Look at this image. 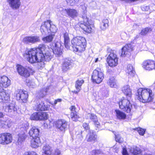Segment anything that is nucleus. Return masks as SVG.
Wrapping results in <instances>:
<instances>
[{
  "label": "nucleus",
  "instance_id": "obj_1",
  "mask_svg": "<svg viewBox=\"0 0 155 155\" xmlns=\"http://www.w3.org/2000/svg\"><path fill=\"white\" fill-rule=\"evenodd\" d=\"M136 95L138 97L140 101L148 103L153 101L154 94L152 90L150 89L140 88L137 90Z\"/></svg>",
  "mask_w": 155,
  "mask_h": 155
},
{
  "label": "nucleus",
  "instance_id": "obj_2",
  "mask_svg": "<svg viewBox=\"0 0 155 155\" xmlns=\"http://www.w3.org/2000/svg\"><path fill=\"white\" fill-rule=\"evenodd\" d=\"M23 57L31 63L41 62L43 54L38 53L35 48L26 51L23 54Z\"/></svg>",
  "mask_w": 155,
  "mask_h": 155
},
{
  "label": "nucleus",
  "instance_id": "obj_3",
  "mask_svg": "<svg viewBox=\"0 0 155 155\" xmlns=\"http://www.w3.org/2000/svg\"><path fill=\"white\" fill-rule=\"evenodd\" d=\"M72 47L74 51L82 52L85 50L86 41L83 37L77 36L71 40Z\"/></svg>",
  "mask_w": 155,
  "mask_h": 155
},
{
  "label": "nucleus",
  "instance_id": "obj_4",
  "mask_svg": "<svg viewBox=\"0 0 155 155\" xmlns=\"http://www.w3.org/2000/svg\"><path fill=\"white\" fill-rule=\"evenodd\" d=\"M81 8L84 13V15L82 16L83 21L80 22L79 24L80 27L85 32L90 33L92 29L91 27V21L89 20L86 16L85 13L86 12V7L85 5L81 6Z\"/></svg>",
  "mask_w": 155,
  "mask_h": 155
},
{
  "label": "nucleus",
  "instance_id": "obj_5",
  "mask_svg": "<svg viewBox=\"0 0 155 155\" xmlns=\"http://www.w3.org/2000/svg\"><path fill=\"white\" fill-rule=\"evenodd\" d=\"M108 55L107 58V61L108 65L111 67L116 66L118 64V58L116 54V51L110 49L108 50Z\"/></svg>",
  "mask_w": 155,
  "mask_h": 155
},
{
  "label": "nucleus",
  "instance_id": "obj_6",
  "mask_svg": "<svg viewBox=\"0 0 155 155\" xmlns=\"http://www.w3.org/2000/svg\"><path fill=\"white\" fill-rule=\"evenodd\" d=\"M91 78L94 83L97 84L101 83L104 78L102 70L100 68H97L93 71Z\"/></svg>",
  "mask_w": 155,
  "mask_h": 155
},
{
  "label": "nucleus",
  "instance_id": "obj_7",
  "mask_svg": "<svg viewBox=\"0 0 155 155\" xmlns=\"http://www.w3.org/2000/svg\"><path fill=\"white\" fill-rule=\"evenodd\" d=\"M17 70L20 75L25 78L29 76L30 73L34 72L31 68L26 66L25 67L21 65H18L17 66Z\"/></svg>",
  "mask_w": 155,
  "mask_h": 155
},
{
  "label": "nucleus",
  "instance_id": "obj_8",
  "mask_svg": "<svg viewBox=\"0 0 155 155\" xmlns=\"http://www.w3.org/2000/svg\"><path fill=\"white\" fill-rule=\"evenodd\" d=\"M130 99L128 97L127 99L123 98L119 103L120 108L127 113H130L132 108V106L130 101Z\"/></svg>",
  "mask_w": 155,
  "mask_h": 155
},
{
  "label": "nucleus",
  "instance_id": "obj_9",
  "mask_svg": "<svg viewBox=\"0 0 155 155\" xmlns=\"http://www.w3.org/2000/svg\"><path fill=\"white\" fill-rule=\"evenodd\" d=\"M16 98L18 100H21L23 103H26L28 101V97L27 91L21 90H18L15 92Z\"/></svg>",
  "mask_w": 155,
  "mask_h": 155
},
{
  "label": "nucleus",
  "instance_id": "obj_10",
  "mask_svg": "<svg viewBox=\"0 0 155 155\" xmlns=\"http://www.w3.org/2000/svg\"><path fill=\"white\" fill-rule=\"evenodd\" d=\"M52 54L51 51L49 50L47 51L44 54H43V56H42L41 61V62L38 63V65L41 68H43L45 64V61H49L52 58Z\"/></svg>",
  "mask_w": 155,
  "mask_h": 155
},
{
  "label": "nucleus",
  "instance_id": "obj_11",
  "mask_svg": "<svg viewBox=\"0 0 155 155\" xmlns=\"http://www.w3.org/2000/svg\"><path fill=\"white\" fill-rule=\"evenodd\" d=\"M44 151L43 155H61V151L58 149H55L51 153L52 149L48 146H45L43 147Z\"/></svg>",
  "mask_w": 155,
  "mask_h": 155
},
{
  "label": "nucleus",
  "instance_id": "obj_12",
  "mask_svg": "<svg viewBox=\"0 0 155 155\" xmlns=\"http://www.w3.org/2000/svg\"><path fill=\"white\" fill-rule=\"evenodd\" d=\"M54 49L53 50L52 48H49L52 53L55 54L56 56H60L62 54V47L60 42L57 41L54 44Z\"/></svg>",
  "mask_w": 155,
  "mask_h": 155
},
{
  "label": "nucleus",
  "instance_id": "obj_13",
  "mask_svg": "<svg viewBox=\"0 0 155 155\" xmlns=\"http://www.w3.org/2000/svg\"><path fill=\"white\" fill-rule=\"evenodd\" d=\"M68 122L64 120H60L56 122L55 126L60 130L64 132L67 129Z\"/></svg>",
  "mask_w": 155,
  "mask_h": 155
},
{
  "label": "nucleus",
  "instance_id": "obj_14",
  "mask_svg": "<svg viewBox=\"0 0 155 155\" xmlns=\"http://www.w3.org/2000/svg\"><path fill=\"white\" fill-rule=\"evenodd\" d=\"M23 41L26 44H35L40 41V39L39 36H30L25 37L23 38Z\"/></svg>",
  "mask_w": 155,
  "mask_h": 155
},
{
  "label": "nucleus",
  "instance_id": "obj_15",
  "mask_svg": "<svg viewBox=\"0 0 155 155\" xmlns=\"http://www.w3.org/2000/svg\"><path fill=\"white\" fill-rule=\"evenodd\" d=\"M133 50V47L131 44H127L122 49L121 56L122 57H125L127 55L129 54L130 52Z\"/></svg>",
  "mask_w": 155,
  "mask_h": 155
},
{
  "label": "nucleus",
  "instance_id": "obj_16",
  "mask_svg": "<svg viewBox=\"0 0 155 155\" xmlns=\"http://www.w3.org/2000/svg\"><path fill=\"white\" fill-rule=\"evenodd\" d=\"M10 99L9 92L4 90L2 88H0V101L2 102L4 100L8 101Z\"/></svg>",
  "mask_w": 155,
  "mask_h": 155
},
{
  "label": "nucleus",
  "instance_id": "obj_17",
  "mask_svg": "<svg viewBox=\"0 0 155 155\" xmlns=\"http://www.w3.org/2000/svg\"><path fill=\"white\" fill-rule=\"evenodd\" d=\"M143 67L146 70H150L155 68V62L151 60H147L143 63Z\"/></svg>",
  "mask_w": 155,
  "mask_h": 155
},
{
  "label": "nucleus",
  "instance_id": "obj_18",
  "mask_svg": "<svg viewBox=\"0 0 155 155\" xmlns=\"http://www.w3.org/2000/svg\"><path fill=\"white\" fill-rule=\"evenodd\" d=\"M97 135L92 130H90L85 139L88 142H94L97 140Z\"/></svg>",
  "mask_w": 155,
  "mask_h": 155
},
{
  "label": "nucleus",
  "instance_id": "obj_19",
  "mask_svg": "<svg viewBox=\"0 0 155 155\" xmlns=\"http://www.w3.org/2000/svg\"><path fill=\"white\" fill-rule=\"evenodd\" d=\"M11 84V81L6 76H3L0 77V86L7 87Z\"/></svg>",
  "mask_w": 155,
  "mask_h": 155
},
{
  "label": "nucleus",
  "instance_id": "obj_20",
  "mask_svg": "<svg viewBox=\"0 0 155 155\" xmlns=\"http://www.w3.org/2000/svg\"><path fill=\"white\" fill-rule=\"evenodd\" d=\"M51 27V23L49 21L43 23L41 27V31L42 34L49 33V28Z\"/></svg>",
  "mask_w": 155,
  "mask_h": 155
},
{
  "label": "nucleus",
  "instance_id": "obj_21",
  "mask_svg": "<svg viewBox=\"0 0 155 155\" xmlns=\"http://www.w3.org/2000/svg\"><path fill=\"white\" fill-rule=\"evenodd\" d=\"M49 107L45 105L44 103L41 101H39L34 107V109L37 111L46 110H48Z\"/></svg>",
  "mask_w": 155,
  "mask_h": 155
},
{
  "label": "nucleus",
  "instance_id": "obj_22",
  "mask_svg": "<svg viewBox=\"0 0 155 155\" xmlns=\"http://www.w3.org/2000/svg\"><path fill=\"white\" fill-rule=\"evenodd\" d=\"M5 112L12 113V114H15L17 110V107L14 103H10L5 107Z\"/></svg>",
  "mask_w": 155,
  "mask_h": 155
},
{
  "label": "nucleus",
  "instance_id": "obj_23",
  "mask_svg": "<svg viewBox=\"0 0 155 155\" xmlns=\"http://www.w3.org/2000/svg\"><path fill=\"white\" fill-rule=\"evenodd\" d=\"M11 7L13 9H17L19 7L21 2L20 0H8Z\"/></svg>",
  "mask_w": 155,
  "mask_h": 155
},
{
  "label": "nucleus",
  "instance_id": "obj_24",
  "mask_svg": "<svg viewBox=\"0 0 155 155\" xmlns=\"http://www.w3.org/2000/svg\"><path fill=\"white\" fill-rule=\"evenodd\" d=\"M87 117H89L93 121L95 126L97 128L100 127V124L97 118V116L94 114H88L87 115Z\"/></svg>",
  "mask_w": 155,
  "mask_h": 155
},
{
  "label": "nucleus",
  "instance_id": "obj_25",
  "mask_svg": "<svg viewBox=\"0 0 155 155\" xmlns=\"http://www.w3.org/2000/svg\"><path fill=\"white\" fill-rule=\"evenodd\" d=\"M71 65V61L67 59L64 60L62 63V70L64 71H66L70 68Z\"/></svg>",
  "mask_w": 155,
  "mask_h": 155
},
{
  "label": "nucleus",
  "instance_id": "obj_26",
  "mask_svg": "<svg viewBox=\"0 0 155 155\" xmlns=\"http://www.w3.org/2000/svg\"><path fill=\"white\" fill-rule=\"evenodd\" d=\"M84 82V80L81 79H78L76 81L75 86L77 91H74V92L75 93L77 94L80 91L81 86Z\"/></svg>",
  "mask_w": 155,
  "mask_h": 155
},
{
  "label": "nucleus",
  "instance_id": "obj_27",
  "mask_svg": "<svg viewBox=\"0 0 155 155\" xmlns=\"http://www.w3.org/2000/svg\"><path fill=\"white\" fill-rule=\"evenodd\" d=\"M122 91L127 97L131 98V91L129 85H126L123 86L122 88Z\"/></svg>",
  "mask_w": 155,
  "mask_h": 155
},
{
  "label": "nucleus",
  "instance_id": "obj_28",
  "mask_svg": "<svg viewBox=\"0 0 155 155\" xmlns=\"http://www.w3.org/2000/svg\"><path fill=\"white\" fill-rule=\"evenodd\" d=\"M49 48L45 45L41 44L38 45V48L35 49L37 50V51H38V53L43 54H44L43 52H45L46 51H47V49L49 50Z\"/></svg>",
  "mask_w": 155,
  "mask_h": 155
},
{
  "label": "nucleus",
  "instance_id": "obj_29",
  "mask_svg": "<svg viewBox=\"0 0 155 155\" xmlns=\"http://www.w3.org/2000/svg\"><path fill=\"white\" fill-rule=\"evenodd\" d=\"M127 74L129 77H132L135 75V71L133 66L131 64H128L126 70Z\"/></svg>",
  "mask_w": 155,
  "mask_h": 155
},
{
  "label": "nucleus",
  "instance_id": "obj_30",
  "mask_svg": "<svg viewBox=\"0 0 155 155\" xmlns=\"http://www.w3.org/2000/svg\"><path fill=\"white\" fill-rule=\"evenodd\" d=\"M29 134L32 138H35L39 136V130L35 127H32L29 132Z\"/></svg>",
  "mask_w": 155,
  "mask_h": 155
},
{
  "label": "nucleus",
  "instance_id": "obj_31",
  "mask_svg": "<svg viewBox=\"0 0 155 155\" xmlns=\"http://www.w3.org/2000/svg\"><path fill=\"white\" fill-rule=\"evenodd\" d=\"M54 36L55 35L54 34H51L46 37L42 38V40L45 43H50L52 41Z\"/></svg>",
  "mask_w": 155,
  "mask_h": 155
},
{
  "label": "nucleus",
  "instance_id": "obj_32",
  "mask_svg": "<svg viewBox=\"0 0 155 155\" xmlns=\"http://www.w3.org/2000/svg\"><path fill=\"white\" fill-rule=\"evenodd\" d=\"M4 140L5 144H8L12 142V138L11 135L9 133L4 134Z\"/></svg>",
  "mask_w": 155,
  "mask_h": 155
},
{
  "label": "nucleus",
  "instance_id": "obj_33",
  "mask_svg": "<svg viewBox=\"0 0 155 155\" xmlns=\"http://www.w3.org/2000/svg\"><path fill=\"white\" fill-rule=\"evenodd\" d=\"M152 30V28L150 27H146L142 29L140 34L143 36H145L148 33H150Z\"/></svg>",
  "mask_w": 155,
  "mask_h": 155
},
{
  "label": "nucleus",
  "instance_id": "obj_34",
  "mask_svg": "<svg viewBox=\"0 0 155 155\" xmlns=\"http://www.w3.org/2000/svg\"><path fill=\"white\" fill-rule=\"evenodd\" d=\"M108 84L111 87L116 88L117 85L116 81L114 77H111L107 82Z\"/></svg>",
  "mask_w": 155,
  "mask_h": 155
},
{
  "label": "nucleus",
  "instance_id": "obj_35",
  "mask_svg": "<svg viewBox=\"0 0 155 155\" xmlns=\"http://www.w3.org/2000/svg\"><path fill=\"white\" fill-rule=\"evenodd\" d=\"M64 38L65 46L67 48H69V47L68 45V43L69 41V38L68 33L65 32L64 34Z\"/></svg>",
  "mask_w": 155,
  "mask_h": 155
},
{
  "label": "nucleus",
  "instance_id": "obj_36",
  "mask_svg": "<svg viewBox=\"0 0 155 155\" xmlns=\"http://www.w3.org/2000/svg\"><path fill=\"white\" fill-rule=\"evenodd\" d=\"M130 152L133 155H137L140 154L141 151L140 149L136 147L133 148L131 147L130 150Z\"/></svg>",
  "mask_w": 155,
  "mask_h": 155
},
{
  "label": "nucleus",
  "instance_id": "obj_37",
  "mask_svg": "<svg viewBox=\"0 0 155 155\" xmlns=\"http://www.w3.org/2000/svg\"><path fill=\"white\" fill-rule=\"evenodd\" d=\"M116 116L117 118L119 119H123L126 118L125 114L119 110H116Z\"/></svg>",
  "mask_w": 155,
  "mask_h": 155
},
{
  "label": "nucleus",
  "instance_id": "obj_38",
  "mask_svg": "<svg viewBox=\"0 0 155 155\" xmlns=\"http://www.w3.org/2000/svg\"><path fill=\"white\" fill-rule=\"evenodd\" d=\"M108 21L107 19L103 20L101 23L100 28L103 30H105L108 26Z\"/></svg>",
  "mask_w": 155,
  "mask_h": 155
},
{
  "label": "nucleus",
  "instance_id": "obj_39",
  "mask_svg": "<svg viewBox=\"0 0 155 155\" xmlns=\"http://www.w3.org/2000/svg\"><path fill=\"white\" fill-rule=\"evenodd\" d=\"M78 14V12L76 10L72 9H69L68 15L69 16L74 18L77 16Z\"/></svg>",
  "mask_w": 155,
  "mask_h": 155
},
{
  "label": "nucleus",
  "instance_id": "obj_40",
  "mask_svg": "<svg viewBox=\"0 0 155 155\" xmlns=\"http://www.w3.org/2000/svg\"><path fill=\"white\" fill-rule=\"evenodd\" d=\"M26 137V136L25 135V132L23 131V132H21V133H20L18 135V142L21 143L24 141Z\"/></svg>",
  "mask_w": 155,
  "mask_h": 155
},
{
  "label": "nucleus",
  "instance_id": "obj_41",
  "mask_svg": "<svg viewBox=\"0 0 155 155\" xmlns=\"http://www.w3.org/2000/svg\"><path fill=\"white\" fill-rule=\"evenodd\" d=\"M39 120H46L48 117V114L45 112H39Z\"/></svg>",
  "mask_w": 155,
  "mask_h": 155
},
{
  "label": "nucleus",
  "instance_id": "obj_42",
  "mask_svg": "<svg viewBox=\"0 0 155 155\" xmlns=\"http://www.w3.org/2000/svg\"><path fill=\"white\" fill-rule=\"evenodd\" d=\"M113 133L115 136L116 141L120 143H122L124 140L123 138L120 136V135L119 134H117L115 132L113 131Z\"/></svg>",
  "mask_w": 155,
  "mask_h": 155
},
{
  "label": "nucleus",
  "instance_id": "obj_43",
  "mask_svg": "<svg viewBox=\"0 0 155 155\" xmlns=\"http://www.w3.org/2000/svg\"><path fill=\"white\" fill-rule=\"evenodd\" d=\"M48 88H44L41 90L39 93V95L41 97H43L47 94Z\"/></svg>",
  "mask_w": 155,
  "mask_h": 155
},
{
  "label": "nucleus",
  "instance_id": "obj_44",
  "mask_svg": "<svg viewBox=\"0 0 155 155\" xmlns=\"http://www.w3.org/2000/svg\"><path fill=\"white\" fill-rule=\"evenodd\" d=\"M71 119L73 121H76L79 118V117L77 113H71Z\"/></svg>",
  "mask_w": 155,
  "mask_h": 155
},
{
  "label": "nucleus",
  "instance_id": "obj_45",
  "mask_svg": "<svg viewBox=\"0 0 155 155\" xmlns=\"http://www.w3.org/2000/svg\"><path fill=\"white\" fill-rule=\"evenodd\" d=\"M79 0H66L67 4L71 6L75 5L79 2Z\"/></svg>",
  "mask_w": 155,
  "mask_h": 155
},
{
  "label": "nucleus",
  "instance_id": "obj_46",
  "mask_svg": "<svg viewBox=\"0 0 155 155\" xmlns=\"http://www.w3.org/2000/svg\"><path fill=\"white\" fill-rule=\"evenodd\" d=\"M39 112L33 114L31 116V119L32 120H39Z\"/></svg>",
  "mask_w": 155,
  "mask_h": 155
},
{
  "label": "nucleus",
  "instance_id": "obj_47",
  "mask_svg": "<svg viewBox=\"0 0 155 155\" xmlns=\"http://www.w3.org/2000/svg\"><path fill=\"white\" fill-rule=\"evenodd\" d=\"M134 130L137 131L139 134L142 136L145 133V130L140 127L135 128L133 129Z\"/></svg>",
  "mask_w": 155,
  "mask_h": 155
},
{
  "label": "nucleus",
  "instance_id": "obj_48",
  "mask_svg": "<svg viewBox=\"0 0 155 155\" xmlns=\"http://www.w3.org/2000/svg\"><path fill=\"white\" fill-rule=\"evenodd\" d=\"M28 124L27 123H24L21 126L20 129L22 131L25 132L28 128Z\"/></svg>",
  "mask_w": 155,
  "mask_h": 155
},
{
  "label": "nucleus",
  "instance_id": "obj_49",
  "mask_svg": "<svg viewBox=\"0 0 155 155\" xmlns=\"http://www.w3.org/2000/svg\"><path fill=\"white\" fill-rule=\"evenodd\" d=\"M49 30H50L49 32H51L54 33L56 32L57 28L55 25L51 24V27H50Z\"/></svg>",
  "mask_w": 155,
  "mask_h": 155
},
{
  "label": "nucleus",
  "instance_id": "obj_50",
  "mask_svg": "<svg viewBox=\"0 0 155 155\" xmlns=\"http://www.w3.org/2000/svg\"><path fill=\"white\" fill-rule=\"evenodd\" d=\"M23 155H38L36 152L33 151H26L24 153Z\"/></svg>",
  "mask_w": 155,
  "mask_h": 155
},
{
  "label": "nucleus",
  "instance_id": "obj_51",
  "mask_svg": "<svg viewBox=\"0 0 155 155\" xmlns=\"http://www.w3.org/2000/svg\"><path fill=\"white\" fill-rule=\"evenodd\" d=\"M39 143H37L35 142L34 140H31V146L33 148H35L39 146Z\"/></svg>",
  "mask_w": 155,
  "mask_h": 155
},
{
  "label": "nucleus",
  "instance_id": "obj_52",
  "mask_svg": "<svg viewBox=\"0 0 155 155\" xmlns=\"http://www.w3.org/2000/svg\"><path fill=\"white\" fill-rule=\"evenodd\" d=\"M101 152L99 150H95L92 151L91 154L92 155H101Z\"/></svg>",
  "mask_w": 155,
  "mask_h": 155
},
{
  "label": "nucleus",
  "instance_id": "obj_53",
  "mask_svg": "<svg viewBox=\"0 0 155 155\" xmlns=\"http://www.w3.org/2000/svg\"><path fill=\"white\" fill-rule=\"evenodd\" d=\"M4 137V134H0V144H5Z\"/></svg>",
  "mask_w": 155,
  "mask_h": 155
},
{
  "label": "nucleus",
  "instance_id": "obj_54",
  "mask_svg": "<svg viewBox=\"0 0 155 155\" xmlns=\"http://www.w3.org/2000/svg\"><path fill=\"white\" fill-rule=\"evenodd\" d=\"M61 12V13L63 15H65L66 14L68 15L69 9H64L62 8H61L60 9Z\"/></svg>",
  "mask_w": 155,
  "mask_h": 155
},
{
  "label": "nucleus",
  "instance_id": "obj_55",
  "mask_svg": "<svg viewBox=\"0 0 155 155\" xmlns=\"http://www.w3.org/2000/svg\"><path fill=\"white\" fill-rule=\"evenodd\" d=\"M83 127L86 130H88L89 131V130H90V128L88 124L86 123H83Z\"/></svg>",
  "mask_w": 155,
  "mask_h": 155
},
{
  "label": "nucleus",
  "instance_id": "obj_56",
  "mask_svg": "<svg viewBox=\"0 0 155 155\" xmlns=\"http://www.w3.org/2000/svg\"><path fill=\"white\" fill-rule=\"evenodd\" d=\"M141 8L142 11H147L149 9L150 7L149 6L144 5L141 7Z\"/></svg>",
  "mask_w": 155,
  "mask_h": 155
},
{
  "label": "nucleus",
  "instance_id": "obj_57",
  "mask_svg": "<svg viewBox=\"0 0 155 155\" xmlns=\"http://www.w3.org/2000/svg\"><path fill=\"white\" fill-rule=\"evenodd\" d=\"M62 99H57L55 100L53 103H50L53 106H55L58 103V102H60L61 101Z\"/></svg>",
  "mask_w": 155,
  "mask_h": 155
},
{
  "label": "nucleus",
  "instance_id": "obj_58",
  "mask_svg": "<svg viewBox=\"0 0 155 155\" xmlns=\"http://www.w3.org/2000/svg\"><path fill=\"white\" fill-rule=\"evenodd\" d=\"M38 136H37V137H36L35 138H33V139L32 140H34L37 143H39L40 142V140L39 137H38Z\"/></svg>",
  "mask_w": 155,
  "mask_h": 155
},
{
  "label": "nucleus",
  "instance_id": "obj_59",
  "mask_svg": "<svg viewBox=\"0 0 155 155\" xmlns=\"http://www.w3.org/2000/svg\"><path fill=\"white\" fill-rule=\"evenodd\" d=\"M71 113H76V112L75 111V108L74 106H72L70 108Z\"/></svg>",
  "mask_w": 155,
  "mask_h": 155
},
{
  "label": "nucleus",
  "instance_id": "obj_60",
  "mask_svg": "<svg viewBox=\"0 0 155 155\" xmlns=\"http://www.w3.org/2000/svg\"><path fill=\"white\" fill-rule=\"evenodd\" d=\"M122 154L123 155H128L127 152V150L125 148H123V149Z\"/></svg>",
  "mask_w": 155,
  "mask_h": 155
},
{
  "label": "nucleus",
  "instance_id": "obj_61",
  "mask_svg": "<svg viewBox=\"0 0 155 155\" xmlns=\"http://www.w3.org/2000/svg\"><path fill=\"white\" fill-rule=\"evenodd\" d=\"M5 123V121L0 120V127H3Z\"/></svg>",
  "mask_w": 155,
  "mask_h": 155
},
{
  "label": "nucleus",
  "instance_id": "obj_62",
  "mask_svg": "<svg viewBox=\"0 0 155 155\" xmlns=\"http://www.w3.org/2000/svg\"><path fill=\"white\" fill-rule=\"evenodd\" d=\"M4 116V114L2 112L0 111V118H2Z\"/></svg>",
  "mask_w": 155,
  "mask_h": 155
},
{
  "label": "nucleus",
  "instance_id": "obj_63",
  "mask_svg": "<svg viewBox=\"0 0 155 155\" xmlns=\"http://www.w3.org/2000/svg\"><path fill=\"white\" fill-rule=\"evenodd\" d=\"M98 58H96L95 60V62H97L98 61Z\"/></svg>",
  "mask_w": 155,
  "mask_h": 155
}]
</instances>
